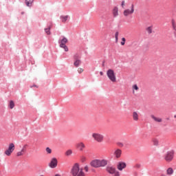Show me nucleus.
Returning <instances> with one entry per match:
<instances>
[{
	"label": "nucleus",
	"mask_w": 176,
	"mask_h": 176,
	"mask_svg": "<svg viewBox=\"0 0 176 176\" xmlns=\"http://www.w3.org/2000/svg\"><path fill=\"white\" fill-rule=\"evenodd\" d=\"M108 163L109 162L107 159H96L90 162V166L94 167V168H100L101 167H107Z\"/></svg>",
	"instance_id": "obj_1"
},
{
	"label": "nucleus",
	"mask_w": 176,
	"mask_h": 176,
	"mask_svg": "<svg viewBox=\"0 0 176 176\" xmlns=\"http://www.w3.org/2000/svg\"><path fill=\"white\" fill-rule=\"evenodd\" d=\"M81 172L83 173V169L80 168L79 164L78 163L74 164L70 171L73 176H78Z\"/></svg>",
	"instance_id": "obj_2"
},
{
	"label": "nucleus",
	"mask_w": 176,
	"mask_h": 176,
	"mask_svg": "<svg viewBox=\"0 0 176 176\" xmlns=\"http://www.w3.org/2000/svg\"><path fill=\"white\" fill-rule=\"evenodd\" d=\"M107 76L113 83H116V74L112 69H109L107 71Z\"/></svg>",
	"instance_id": "obj_3"
},
{
	"label": "nucleus",
	"mask_w": 176,
	"mask_h": 176,
	"mask_svg": "<svg viewBox=\"0 0 176 176\" xmlns=\"http://www.w3.org/2000/svg\"><path fill=\"white\" fill-rule=\"evenodd\" d=\"M164 159L167 163H170V162H173L174 160V151L166 152L164 156Z\"/></svg>",
	"instance_id": "obj_4"
},
{
	"label": "nucleus",
	"mask_w": 176,
	"mask_h": 176,
	"mask_svg": "<svg viewBox=\"0 0 176 176\" xmlns=\"http://www.w3.org/2000/svg\"><path fill=\"white\" fill-rule=\"evenodd\" d=\"M91 136L96 142H104V135L100 133H93Z\"/></svg>",
	"instance_id": "obj_5"
},
{
	"label": "nucleus",
	"mask_w": 176,
	"mask_h": 176,
	"mask_svg": "<svg viewBox=\"0 0 176 176\" xmlns=\"http://www.w3.org/2000/svg\"><path fill=\"white\" fill-rule=\"evenodd\" d=\"M134 4H131V8L125 9L123 11V14L124 17H129V16H131L134 14Z\"/></svg>",
	"instance_id": "obj_6"
},
{
	"label": "nucleus",
	"mask_w": 176,
	"mask_h": 176,
	"mask_svg": "<svg viewBox=\"0 0 176 176\" xmlns=\"http://www.w3.org/2000/svg\"><path fill=\"white\" fill-rule=\"evenodd\" d=\"M14 149H15L14 144L10 143L8 145V149L5 151L4 153H5V155H6V156H10V155H12V153H13Z\"/></svg>",
	"instance_id": "obj_7"
},
{
	"label": "nucleus",
	"mask_w": 176,
	"mask_h": 176,
	"mask_svg": "<svg viewBox=\"0 0 176 176\" xmlns=\"http://www.w3.org/2000/svg\"><path fill=\"white\" fill-rule=\"evenodd\" d=\"M28 148V144H24L21 148V150L16 153V156H18V157L24 156V155H25V153H27Z\"/></svg>",
	"instance_id": "obj_8"
},
{
	"label": "nucleus",
	"mask_w": 176,
	"mask_h": 176,
	"mask_svg": "<svg viewBox=\"0 0 176 176\" xmlns=\"http://www.w3.org/2000/svg\"><path fill=\"white\" fill-rule=\"evenodd\" d=\"M74 65L76 67H79L80 64H82V61L80 60V56L78 54H76L74 56Z\"/></svg>",
	"instance_id": "obj_9"
},
{
	"label": "nucleus",
	"mask_w": 176,
	"mask_h": 176,
	"mask_svg": "<svg viewBox=\"0 0 176 176\" xmlns=\"http://www.w3.org/2000/svg\"><path fill=\"white\" fill-rule=\"evenodd\" d=\"M126 167H127V164H126V162H119L117 164V169L119 171H123V170H124V168H126Z\"/></svg>",
	"instance_id": "obj_10"
},
{
	"label": "nucleus",
	"mask_w": 176,
	"mask_h": 176,
	"mask_svg": "<svg viewBox=\"0 0 176 176\" xmlns=\"http://www.w3.org/2000/svg\"><path fill=\"white\" fill-rule=\"evenodd\" d=\"M58 163V162L57 161V158L54 157L51 160V162L49 164V167L51 168H56Z\"/></svg>",
	"instance_id": "obj_11"
},
{
	"label": "nucleus",
	"mask_w": 176,
	"mask_h": 176,
	"mask_svg": "<svg viewBox=\"0 0 176 176\" xmlns=\"http://www.w3.org/2000/svg\"><path fill=\"white\" fill-rule=\"evenodd\" d=\"M76 149L80 151V152H82V151H83V149H85V148H86V145H85V143L80 142L76 144Z\"/></svg>",
	"instance_id": "obj_12"
},
{
	"label": "nucleus",
	"mask_w": 176,
	"mask_h": 176,
	"mask_svg": "<svg viewBox=\"0 0 176 176\" xmlns=\"http://www.w3.org/2000/svg\"><path fill=\"white\" fill-rule=\"evenodd\" d=\"M113 155L116 159H120V157H122V150L120 148H116L114 151Z\"/></svg>",
	"instance_id": "obj_13"
},
{
	"label": "nucleus",
	"mask_w": 176,
	"mask_h": 176,
	"mask_svg": "<svg viewBox=\"0 0 176 176\" xmlns=\"http://www.w3.org/2000/svg\"><path fill=\"white\" fill-rule=\"evenodd\" d=\"M106 171L109 173V174H115V171H116V168L113 166H108L106 168Z\"/></svg>",
	"instance_id": "obj_14"
},
{
	"label": "nucleus",
	"mask_w": 176,
	"mask_h": 176,
	"mask_svg": "<svg viewBox=\"0 0 176 176\" xmlns=\"http://www.w3.org/2000/svg\"><path fill=\"white\" fill-rule=\"evenodd\" d=\"M151 119L155 122V123H162L163 122V119L160 117H156L153 115L151 116Z\"/></svg>",
	"instance_id": "obj_15"
},
{
	"label": "nucleus",
	"mask_w": 176,
	"mask_h": 176,
	"mask_svg": "<svg viewBox=\"0 0 176 176\" xmlns=\"http://www.w3.org/2000/svg\"><path fill=\"white\" fill-rule=\"evenodd\" d=\"M132 118L135 122H138L140 119V116L138 115V113H137V111H133L132 114Z\"/></svg>",
	"instance_id": "obj_16"
},
{
	"label": "nucleus",
	"mask_w": 176,
	"mask_h": 176,
	"mask_svg": "<svg viewBox=\"0 0 176 176\" xmlns=\"http://www.w3.org/2000/svg\"><path fill=\"white\" fill-rule=\"evenodd\" d=\"M113 17H118V16H119V8H118V7L113 8Z\"/></svg>",
	"instance_id": "obj_17"
},
{
	"label": "nucleus",
	"mask_w": 176,
	"mask_h": 176,
	"mask_svg": "<svg viewBox=\"0 0 176 176\" xmlns=\"http://www.w3.org/2000/svg\"><path fill=\"white\" fill-rule=\"evenodd\" d=\"M174 174V169L173 168L170 167L166 169V175L171 176Z\"/></svg>",
	"instance_id": "obj_18"
},
{
	"label": "nucleus",
	"mask_w": 176,
	"mask_h": 176,
	"mask_svg": "<svg viewBox=\"0 0 176 176\" xmlns=\"http://www.w3.org/2000/svg\"><path fill=\"white\" fill-rule=\"evenodd\" d=\"M68 43V39L65 37H64L62 40L60 41V47L62 46H65V44Z\"/></svg>",
	"instance_id": "obj_19"
},
{
	"label": "nucleus",
	"mask_w": 176,
	"mask_h": 176,
	"mask_svg": "<svg viewBox=\"0 0 176 176\" xmlns=\"http://www.w3.org/2000/svg\"><path fill=\"white\" fill-rule=\"evenodd\" d=\"M34 3V0H25V5L28 6L29 8L32 6V3Z\"/></svg>",
	"instance_id": "obj_20"
},
{
	"label": "nucleus",
	"mask_w": 176,
	"mask_h": 176,
	"mask_svg": "<svg viewBox=\"0 0 176 176\" xmlns=\"http://www.w3.org/2000/svg\"><path fill=\"white\" fill-rule=\"evenodd\" d=\"M14 102L13 100H10L9 104H8V107L10 108V109H13V108H14Z\"/></svg>",
	"instance_id": "obj_21"
},
{
	"label": "nucleus",
	"mask_w": 176,
	"mask_h": 176,
	"mask_svg": "<svg viewBox=\"0 0 176 176\" xmlns=\"http://www.w3.org/2000/svg\"><path fill=\"white\" fill-rule=\"evenodd\" d=\"M132 90H133V93H135V91H138V90H140V88L138 87V85H137V84H135L132 86Z\"/></svg>",
	"instance_id": "obj_22"
},
{
	"label": "nucleus",
	"mask_w": 176,
	"mask_h": 176,
	"mask_svg": "<svg viewBox=\"0 0 176 176\" xmlns=\"http://www.w3.org/2000/svg\"><path fill=\"white\" fill-rule=\"evenodd\" d=\"M68 15L66 16H60V20L62 21V23H65V21H67L68 20Z\"/></svg>",
	"instance_id": "obj_23"
},
{
	"label": "nucleus",
	"mask_w": 176,
	"mask_h": 176,
	"mask_svg": "<svg viewBox=\"0 0 176 176\" xmlns=\"http://www.w3.org/2000/svg\"><path fill=\"white\" fill-rule=\"evenodd\" d=\"M153 144L155 145V146H157L159 145V140L156 138H153L152 140Z\"/></svg>",
	"instance_id": "obj_24"
},
{
	"label": "nucleus",
	"mask_w": 176,
	"mask_h": 176,
	"mask_svg": "<svg viewBox=\"0 0 176 176\" xmlns=\"http://www.w3.org/2000/svg\"><path fill=\"white\" fill-rule=\"evenodd\" d=\"M87 157H86V156L82 155L80 157V162L81 163H85V162H87Z\"/></svg>",
	"instance_id": "obj_25"
},
{
	"label": "nucleus",
	"mask_w": 176,
	"mask_h": 176,
	"mask_svg": "<svg viewBox=\"0 0 176 176\" xmlns=\"http://www.w3.org/2000/svg\"><path fill=\"white\" fill-rule=\"evenodd\" d=\"M153 30V28L152 26L148 27L146 30L148 32V34H152V31Z\"/></svg>",
	"instance_id": "obj_26"
},
{
	"label": "nucleus",
	"mask_w": 176,
	"mask_h": 176,
	"mask_svg": "<svg viewBox=\"0 0 176 176\" xmlns=\"http://www.w3.org/2000/svg\"><path fill=\"white\" fill-rule=\"evenodd\" d=\"M65 155L66 156H71V155H72V150H71V149L67 150V151L65 153Z\"/></svg>",
	"instance_id": "obj_27"
},
{
	"label": "nucleus",
	"mask_w": 176,
	"mask_h": 176,
	"mask_svg": "<svg viewBox=\"0 0 176 176\" xmlns=\"http://www.w3.org/2000/svg\"><path fill=\"white\" fill-rule=\"evenodd\" d=\"M115 38H116V43H118V38H119V32H116Z\"/></svg>",
	"instance_id": "obj_28"
},
{
	"label": "nucleus",
	"mask_w": 176,
	"mask_h": 176,
	"mask_svg": "<svg viewBox=\"0 0 176 176\" xmlns=\"http://www.w3.org/2000/svg\"><path fill=\"white\" fill-rule=\"evenodd\" d=\"M125 43H126V38L124 37H123L122 38V41H121L122 46H124Z\"/></svg>",
	"instance_id": "obj_29"
},
{
	"label": "nucleus",
	"mask_w": 176,
	"mask_h": 176,
	"mask_svg": "<svg viewBox=\"0 0 176 176\" xmlns=\"http://www.w3.org/2000/svg\"><path fill=\"white\" fill-rule=\"evenodd\" d=\"M45 151H46L47 153H48L49 155H50V153H52V148H50L49 147H47L45 148Z\"/></svg>",
	"instance_id": "obj_30"
},
{
	"label": "nucleus",
	"mask_w": 176,
	"mask_h": 176,
	"mask_svg": "<svg viewBox=\"0 0 176 176\" xmlns=\"http://www.w3.org/2000/svg\"><path fill=\"white\" fill-rule=\"evenodd\" d=\"M45 32H46L47 35H50V27H49V28L45 29Z\"/></svg>",
	"instance_id": "obj_31"
},
{
	"label": "nucleus",
	"mask_w": 176,
	"mask_h": 176,
	"mask_svg": "<svg viewBox=\"0 0 176 176\" xmlns=\"http://www.w3.org/2000/svg\"><path fill=\"white\" fill-rule=\"evenodd\" d=\"M77 71H78V74H82V72H83L84 69H83V68L80 67L78 69Z\"/></svg>",
	"instance_id": "obj_32"
},
{
	"label": "nucleus",
	"mask_w": 176,
	"mask_h": 176,
	"mask_svg": "<svg viewBox=\"0 0 176 176\" xmlns=\"http://www.w3.org/2000/svg\"><path fill=\"white\" fill-rule=\"evenodd\" d=\"M63 49H64L65 52H68V47H67V45H63L62 47Z\"/></svg>",
	"instance_id": "obj_33"
},
{
	"label": "nucleus",
	"mask_w": 176,
	"mask_h": 176,
	"mask_svg": "<svg viewBox=\"0 0 176 176\" xmlns=\"http://www.w3.org/2000/svg\"><path fill=\"white\" fill-rule=\"evenodd\" d=\"M134 168H141V165L140 164H136L134 166Z\"/></svg>",
	"instance_id": "obj_34"
},
{
	"label": "nucleus",
	"mask_w": 176,
	"mask_h": 176,
	"mask_svg": "<svg viewBox=\"0 0 176 176\" xmlns=\"http://www.w3.org/2000/svg\"><path fill=\"white\" fill-rule=\"evenodd\" d=\"M114 176H120V173L119 171H115Z\"/></svg>",
	"instance_id": "obj_35"
},
{
	"label": "nucleus",
	"mask_w": 176,
	"mask_h": 176,
	"mask_svg": "<svg viewBox=\"0 0 176 176\" xmlns=\"http://www.w3.org/2000/svg\"><path fill=\"white\" fill-rule=\"evenodd\" d=\"M125 6H126V2L124 1H122V3H121L122 8H124Z\"/></svg>",
	"instance_id": "obj_36"
},
{
	"label": "nucleus",
	"mask_w": 176,
	"mask_h": 176,
	"mask_svg": "<svg viewBox=\"0 0 176 176\" xmlns=\"http://www.w3.org/2000/svg\"><path fill=\"white\" fill-rule=\"evenodd\" d=\"M84 170H85V171H86V173H88L89 172V166H85L84 167Z\"/></svg>",
	"instance_id": "obj_37"
},
{
	"label": "nucleus",
	"mask_w": 176,
	"mask_h": 176,
	"mask_svg": "<svg viewBox=\"0 0 176 176\" xmlns=\"http://www.w3.org/2000/svg\"><path fill=\"white\" fill-rule=\"evenodd\" d=\"M173 30H175V31H176V25H175V23L173 22Z\"/></svg>",
	"instance_id": "obj_38"
},
{
	"label": "nucleus",
	"mask_w": 176,
	"mask_h": 176,
	"mask_svg": "<svg viewBox=\"0 0 176 176\" xmlns=\"http://www.w3.org/2000/svg\"><path fill=\"white\" fill-rule=\"evenodd\" d=\"M78 176H85V173L81 171Z\"/></svg>",
	"instance_id": "obj_39"
},
{
	"label": "nucleus",
	"mask_w": 176,
	"mask_h": 176,
	"mask_svg": "<svg viewBox=\"0 0 176 176\" xmlns=\"http://www.w3.org/2000/svg\"><path fill=\"white\" fill-rule=\"evenodd\" d=\"M100 75H101V76H102V75H104V73L102 72H100Z\"/></svg>",
	"instance_id": "obj_40"
},
{
	"label": "nucleus",
	"mask_w": 176,
	"mask_h": 176,
	"mask_svg": "<svg viewBox=\"0 0 176 176\" xmlns=\"http://www.w3.org/2000/svg\"><path fill=\"white\" fill-rule=\"evenodd\" d=\"M55 176H61L60 174H56Z\"/></svg>",
	"instance_id": "obj_41"
}]
</instances>
